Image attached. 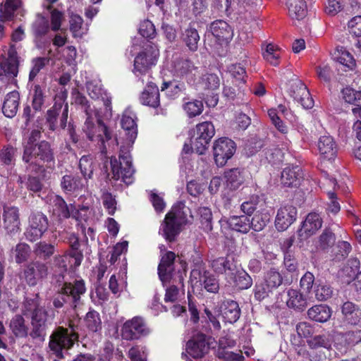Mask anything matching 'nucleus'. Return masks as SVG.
I'll return each mask as SVG.
<instances>
[{
	"label": "nucleus",
	"mask_w": 361,
	"mask_h": 361,
	"mask_svg": "<svg viewBox=\"0 0 361 361\" xmlns=\"http://www.w3.org/2000/svg\"><path fill=\"white\" fill-rule=\"evenodd\" d=\"M188 217H192L189 207L182 202L176 204L166 215L159 233L167 241H174L180 231L181 226L188 221Z\"/></svg>",
	"instance_id": "obj_1"
},
{
	"label": "nucleus",
	"mask_w": 361,
	"mask_h": 361,
	"mask_svg": "<svg viewBox=\"0 0 361 361\" xmlns=\"http://www.w3.org/2000/svg\"><path fill=\"white\" fill-rule=\"evenodd\" d=\"M22 159L32 170L37 171L54 161V152L50 143L42 140L35 145H24Z\"/></svg>",
	"instance_id": "obj_2"
},
{
	"label": "nucleus",
	"mask_w": 361,
	"mask_h": 361,
	"mask_svg": "<svg viewBox=\"0 0 361 361\" xmlns=\"http://www.w3.org/2000/svg\"><path fill=\"white\" fill-rule=\"evenodd\" d=\"M86 291L83 280H75L73 283L65 282L58 289L53 298V305L55 308H61L65 304L75 310L81 304V295Z\"/></svg>",
	"instance_id": "obj_3"
},
{
	"label": "nucleus",
	"mask_w": 361,
	"mask_h": 361,
	"mask_svg": "<svg viewBox=\"0 0 361 361\" xmlns=\"http://www.w3.org/2000/svg\"><path fill=\"white\" fill-rule=\"evenodd\" d=\"M25 308L31 311V330L29 336L35 341L42 342L45 339L46 330L48 324L53 321L54 316L49 314V311L42 306L27 302Z\"/></svg>",
	"instance_id": "obj_4"
},
{
	"label": "nucleus",
	"mask_w": 361,
	"mask_h": 361,
	"mask_svg": "<svg viewBox=\"0 0 361 361\" xmlns=\"http://www.w3.org/2000/svg\"><path fill=\"white\" fill-rule=\"evenodd\" d=\"M82 132L91 141H97L99 149L102 154H106L105 142L111 139L112 134L109 129L95 116H88L82 126Z\"/></svg>",
	"instance_id": "obj_5"
},
{
	"label": "nucleus",
	"mask_w": 361,
	"mask_h": 361,
	"mask_svg": "<svg viewBox=\"0 0 361 361\" xmlns=\"http://www.w3.org/2000/svg\"><path fill=\"white\" fill-rule=\"evenodd\" d=\"M118 157V161L116 158L111 159L112 178L116 180H121L129 185L133 183L135 170L128 147H121Z\"/></svg>",
	"instance_id": "obj_6"
},
{
	"label": "nucleus",
	"mask_w": 361,
	"mask_h": 361,
	"mask_svg": "<svg viewBox=\"0 0 361 361\" xmlns=\"http://www.w3.org/2000/svg\"><path fill=\"white\" fill-rule=\"evenodd\" d=\"M118 157V161L116 158L111 159L112 178L116 180H121L129 185L133 183L135 170L128 147H121Z\"/></svg>",
	"instance_id": "obj_7"
},
{
	"label": "nucleus",
	"mask_w": 361,
	"mask_h": 361,
	"mask_svg": "<svg viewBox=\"0 0 361 361\" xmlns=\"http://www.w3.org/2000/svg\"><path fill=\"white\" fill-rule=\"evenodd\" d=\"M69 327L70 329L58 327L50 336L49 347L61 359L63 358L62 350L71 348L78 338L75 326L70 324Z\"/></svg>",
	"instance_id": "obj_8"
},
{
	"label": "nucleus",
	"mask_w": 361,
	"mask_h": 361,
	"mask_svg": "<svg viewBox=\"0 0 361 361\" xmlns=\"http://www.w3.org/2000/svg\"><path fill=\"white\" fill-rule=\"evenodd\" d=\"M214 134V126L211 122L205 121L197 124L190 138L192 150L199 154H204Z\"/></svg>",
	"instance_id": "obj_9"
},
{
	"label": "nucleus",
	"mask_w": 361,
	"mask_h": 361,
	"mask_svg": "<svg viewBox=\"0 0 361 361\" xmlns=\"http://www.w3.org/2000/svg\"><path fill=\"white\" fill-rule=\"evenodd\" d=\"M159 54L157 47L147 43L143 50L140 51L134 60V73L137 75L146 73L157 61Z\"/></svg>",
	"instance_id": "obj_10"
},
{
	"label": "nucleus",
	"mask_w": 361,
	"mask_h": 361,
	"mask_svg": "<svg viewBox=\"0 0 361 361\" xmlns=\"http://www.w3.org/2000/svg\"><path fill=\"white\" fill-rule=\"evenodd\" d=\"M149 334L150 329L145 320L138 316L127 320L121 328V336L127 341L137 340Z\"/></svg>",
	"instance_id": "obj_11"
},
{
	"label": "nucleus",
	"mask_w": 361,
	"mask_h": 361,
	"mask_svg": "<svg viewBox=\"0 0 361 361\" xmlns=\"http://www.w3.org/2000/svg\"><path fill=\"white\" fill-rule=\"evenodd\" d=\"M49 228V220L42 212L31 214L28 219V225L25 231V238L35 242L42 237Z\"/></svg>",
	"instance_id": "obj_12"
},
{
	"label": "nucleus",
	"mask_w": 361,
	"mask_h": 361,
	"mask_svg": "<svg viewBox=\"0 0 361 361\" xmlns=\"http://www.w3.org/2000/svg\"><path fill=\"white\" fill-rule=\"evenodd\" d=\"M283 278L281 274L274 269L269 270L264 275V282L255 287V296L262 300L268 297L269 293L281 285Z\"/></svg>",
	"instance_id": "obj_13"
},
{
	"label": "nucleus",
	"mask_w": 361,
	"mask_h": 361,
	"mask_svg": "<svg viewBox=\"0 0 361 361\" xmlns=\"http://www.w3.org/2000/svg\"><path fill=\"white\" fill-rule=\"evenodd\" d=\"M68 116V105L63 102H56L54 106L47 110L45 118L49 129L55 131L57 129V119H60V127L64 129L66 127Z\"/></svg>",
	"instance_id": "obj_14"
},
{
	"label": "nucleus",
	"mask_w": 361,
	"mask_h": 361,
	"mask_svg": "<svg viewBox=\"0 0 361 361\" xmlns=\"http://www.w3.org/2000/svg\"><path fill=\"white\" fill-rule=\"evenodd\" d=\"M235 142L228 138L222 137L215 141L213 146L214 157L216 164L223 166L235 152Z\"/></svg>",
	"instance_id": "obj_15"
},
{
	"label": "nucleus",
	"mask_w": 361,
	"mask_h": 361,
	"mask_svg": "<svg viewBox=\"0 0 361 361\" xmlns=\"http://www.w3.org/2000/svg\"><path fill=\"white\" fill-rule=\"evenodd\" d=\"M3 224L8 234L14 235L20 231V219L18 207L4 206Z\"/></svg>",
	"instance_id": "obj_16"
},
{
	"label": "nucleus",
	"mask_w": 361,
	"mask_h": 361,
	"mask_svg": "<svg viewBox=\"0 0 361 361\" xmlns=\"http://www.w3.org/2000/svg\"><path fill=\"white\" fill-rule=\"evenodd\" d=\"M18 56L14 46H11L8 50L7 58L0 63V78L6 77L8 79L16 77L18 72Z\"/></svg>",
	"instance_id": "obj_17"
},
{
	"label": "nucleus",
	"mask_w": 361,
	"mask_h": 361,
	"mask_svg": "<svg viewBox=\"0 0 361 361\" xmlns=\"http://www.w3.org/2000/svg\"><path fill=\"white\" fill-rule=\"evenodd\" d=\"M48 267L47 264L40 261H34L29 263L24 270V276L29 286H35L38 281L47 277Z\"/></svg>",
	"instance_id": "obj_18"
},
{
	"label": "nucleus",
	"mask_w": 361,
	"mask_h": 361,
	"mask_svg": "<svg viewBox=\"0 0 361 361\" xmlns=\"http://www.w3.org/2000/svg\"><path fill=\"white\" fill-rule=\"evenodd\" d=\"M297 209L290 204L284 205L278 209L275 219V226L278 231L286 230L296 219Z\"/></svg>",
	"instance_id": "obj_19"
},
{
	"label": "nucleus",
	"mask_w": 361,
	"mask_h": 361,
	"mask_svg": "<svg viewBox=\"0 0 361 361\" xmlns=\"http://www.w3.org/2000/svg\"><path fill=\"white\" fill-rule=\"evenodd\" d=\"M175 259L176 255L171 251L166 252L165 255L161 257L158 267V274L164 285L171 279L172 274L174 271Z\"/></svg>",
	"instance_id": "obj_20"
},
{
	"label": "nucleus",
	"mask_w": 361,
	"mask_h": 361,
	"mask_svg": "<svg viewBox=\"0 0 361 361\" xmlns=\"http://www.w3.org/2000/svg\"><path fill=\"white\" fill-rule=\"evenodd\" d=\"M322 226V220L317 213H310L302 223L301 228L298 230V235L302 238H307L312 235Z\"/></svg>",
	"instance_id": "obj_21"
},
{
	"label": "nucleus",
	"mask_w": 361,
	"mask_h": 361,
	"mask_svg": "<svg viewBox=\"0 0 361 361\" xmlns=\"http://www.w3.org/2000/svg\"><path fill=\"white\" fill-rule=\"evenodd\" d=\"M186 350L188 353L194 358L203 357L209 350V345L206 342L205 336L204 334H199L188 341Z\"/></svg>",
	"instance_id": "obj_22"
},
{
	"label": "nucleus",
	"mask_w": 361,
	"mask_h": 361,
	"mask_svg": "<svg viewBox=\"0 0 361 361\" xmlns=\"http://www.w3.org/2000/svg\"><path fill=\"white\" fill-rule=\"evenodd\" d=\"M122 128L126 131L128 145H132L137 137V129L133 114L126 110L123 112L121 121Z\"/></svg>",
	"instance_id": "obj_23"
},
{
	"label": "nucleus",
	"mask_w": 361,
	"mask_h": 361,
	"mask_svg": "<svg viewBox=\"0 0 361 361\" xmlns=\"http://www.w3.org/2000/svg\"><path fill=\"white\" fill-rule=\"evenodd\" d=\"M318 149L324 159H334L337 153V146L330 135L321 136L318 141Z\"/></svg>",
	"instance_id": "obj_24"
},
{
	"label": "nucleus",
	"mask_w": 361,
	"mask_h": 361,
	"mask_svg": "<svg viewBox=\"0 0 361 361\" xmlns=\"http://www.w3.org/2000/svg\"><path fill=\"white\" fill-rule=\"evenodd\" d=\"M175 73L180 77L185 78L190 81L195 80L197 67L187 59H178L173 62Z\"/></svg>",
	"instance_id": "obj_25"
},
{
	"label": "nucleus",
	"mask_w": 361,
	"mask_h": 361,
	"mask_svg": "<svg viewBox=\"0 0 361 361\" xmlns=\"http://www.w3.org/2000/svg\"><path fill=\"white\" fill-rule=\"evenodd\" d=\"M53 214L59 218L68 219L75 209L73 204L68 205L66 201L59 195H55L51 201Z\"/></svg>",
	"instance_id": "obj_26"
},
{
	"label": "nucleus",
	"mask_w": 361,
	"mask_h": 361,
	"mask_svg": "<svg viewBox=\"0 0 361 361\" xmlns=\"http://www.w3.org/2000/svg\"><path fill=\"white\" fill-rule=\"evenodd\" d=\"M140 102L143 105L157 108L159 106V92L157 85L149 82L140 96Z\"/></svg>",
	"instance_id": "obj_27"
},
{
	"label": "nucleus",
	"mask_w": 361,
	"mask_h": 361,
	"mask_svg": "<svg viewBox=\"0 0 361 361\" xmlns=\"http://www.w3.org/2000/svg\"><path fill=\"white\" fill-rule=\"evenodd\" d=\"M221 312L225 322L231 324L235 322L240 314L238 302L232 300H226L223 302Z\"/></svg>",
	"instance_id": "obj_28"
},
{
	"label": "nucleus",
	"mask_w": 361,
	"mask_h": 361,
	"mask_svg": "<svg viewBox=\"0 0 361 361\" xmlns=\"http://www.w3.org/2000/svg\"><path fill=\"white\" fill-rule=\"evenodd\" d=\"M289 16L295 20H303L307 14V6L305 0H287Z\"/></svg>",
	"instance_id": "obj_29"
},
{
	"label": "nucleus",
	"mask_w": 361,
	"mask_h": 361,
	"mask_svg": "<svg viewBox=\"0 0 361 361\" xmlns=\"http://www.w3.org/2000/svg\"><path fill=\"white\" fill-rule=\"evenodd\" d=\"M212 35L219 41H228L233 37V33L229 25L224 20H216L210 25Z\"/></svg>",
	"instance_id": "obj_30"
},
{
	"label": "nucleus",
	"mask_w": 361,
	"mask_h": 361,
	"mask_svg": "<svg viewBox=\"0 0 361 361\" xmlns=\"http://www.w3.org/2000/svg\"><path fill=\"white\" fill-rule=\"evenodd\" d=\"M61 188L66 192H78L85 186V181L78 175H65L61 181Z\"/></svg>",
	"instance_id": "obj_31"
},
{
	"label": "nucleus",
	"mask_w": 361,
	"mask_h": 361,
	"mask_svg": "<svg viewBox=\"0 0 361 361\" xmlns=\"http://www.w3.org/2000/svg\"><path fill=\"white\" fill-rule=\"evenodd\" d=\"M300 171L298 166L285 168L281 172V183L287 187L297 186L302 178Z\"/></svg>",
	"instance_id": "obj_32"
},
{
	"label": "nucleus",
	"mask_w": 361,
	"mask_h": 361,
	"mask_svg": "<svg viewBox=\"0 0 361 361\" xmlns=\"http://www.w3.org/2000/svg\"><path fill=\"white\" fill-rule=\"evenodd\" d=\"M9 329L17 338H26L30 333L28 332L29 328L25 319L20 314H16L11 319Z\"/></svg>",
	"instance_id": "obj_33"
},
{
	"label": "nucleus",
	"mask_w": 361,
	"mask_h": 361,
	"mask_svg": "<svg viewBox=\"0 0 361 361\" xmlns=\"http://www.w3.org/2000/svg\"><path fill=\"white\" fill-rule=\"evenodd\" d=\"M20 95L17 91H13L6 94L2 111L4 114L8 118H13L16 116L19 105Z\"/></svg>",
	"instance_id": "obj_34"
},
{
	"label": "nucleus",
	"mask_w": 361,
	"mask_h": 361,
	"mask_svg": "<svg viewBox=\"0 0 361 361\" xmlns=\"http://www.w3.org/2000/svg\"><path fill=\"white\" fill-rule=\"evenodd\" d=\"M288 300L287 305L298 312L304 311L307 307V298L295 289H290L288 291Z\"/></svg>",
	"instance_id": "obj_35"
},
{
	"label": "nucleus",
	"mask_w": 361,
	"mask_h": 361,
	"mask_svg": "<svg viewBox=\"0 0 361 361\" xmlns=\"http://www.w3.org/2000/svg\"><path fill=\"white\" fill-rule=\"evenodd\" d=\"M227 223L231 229L242 233H247L251 229L250 218L245 215L232 216Z\"/></svg>",
	"instance_id": "obj_36"
},
{
	"label": "nucleus",
	"mask_w": 361,
	"mask_h": 361,
	"mask_svg": "<svg viewBox=\"0 0 361 361\" xmlns=\"http://www.w3.org/2000/svg\"><path fill=\"white\" fill-rule=\"evenodd\" d=\"M308 317L317 322H325L331 315V309L324 305H314L307 311Z\"/></svg>",
	"instance_id": "obj_37"
},
{
	"label": "nucleus",
	"mask_w": 361,
	"mask_h": 361,
	"mask_svg": "<svg viewBox=\"0 0 361 361\" xmlns=\"http://www.w3.org/2000/svg\"><path fill=\"white\" fill-rule=\"evenodd\" d=\"M21 0H6L4 4H0V21L11 20L16 11L20 9Z\"/></svg>",
	"instance_id": "obj_38"
},
{
	"label": "nucleus",
	"mask_w": 361,
	"mask_h": 361,
	"mask_svg": "<svg viewBox=\"0 0 361 361\" xmlns=\"http://www.w3.org/2000/svg\"><path fill=\"white\" fill-rule=\"evenodd\" d=\"M334 59L348 68V70H353L356 66L355 60L352 54L343 47L337 49L334 53Z\"/></svg>",
	"instance_id": "obj_39"
},
{
	"label": "nucleus",
	"mask_w": 361,
	"mask_h": 361,
	"mask_svg": "<svg viewBox=\"0 0 361 361\" xmlns=\"http://www.w3.org/2000/svg\"><path fill=\"white\" fill-rule=\"evenodd\" d=\"M46 90L39 85H35L32 92V107L35 111H40L46 102Z\"/></svg>",
	"instance_id": "obj_40"
},
{
	"label": "nucleus",
	"mask_w": 361,
	"mask_h": 361,
	"mask_svg": "<svg viewBox=\"0 0 361 361\" xmlns=\"http://www.w3.org/2000/svg\"><path fill=\"white\" fill-rule=\"evenodd\" d=\"M342 313L349 323L356 324L360 321L361 310L353 302H345L342 306Z\"/></svg>",
	"instance_id": "obj_41"
},
{
	"label": "nucleus",
	"mask_w": 361,
	"mask_h": 361,
	"mask_svg": "<svg viewBox=\"0 0 361 361\" xmlns=\"http://www.w3.org/2000/svg\"><path fill=\"white\" fill-rule=\"evenodd\" d=\"M183 40L191 51H196L198 49L200 35L197 30L193 27H188L183 33Z\"/></svg>",
	"instance_id": "obj_42"
},
{
	"label": "nucleus",
	"mask_w": 361,
	"mask_h": 361,
	"mask_svg": "<svg viewBox=\"0 0 361 361\" xmlns=\"http://www.w3.org/2000/svg\"><path fill=\"white\" fill-rule=\"evenodd\" d=\"M72 216L81 224L85 222L89 226L93 221L94 211L89 206L82 205L73 211Z\"/></svg>",
	"instance_id": "obj_43"
},
{
	"label": "nucleus",
	"mask_w": 361,
	"mask_h": 361,
	"mask_svg": "<svg viewBox=\"0 0 361 361\" xmlns=\"http://www.w3.org/2000/svg\"><path fill=\"white\" fill-rule=\"evenodd\" d=\"M32 30L36 37H41L46 35L49 31L48 19L41 14H37L32 23Z\"/></svg>",
	"instance_id": "obj_44"
},
{
	"label": "nucleus",
	"mask_w": 361,
	"mask_h": 361,
	"mask_svg": "<svg viewBox=\"0 0 361 361\" xmlns=\"http://www.w3.org/2000/svg\"><path fill=\"white\" fill-rule=\"evenodd\" d=\"M30 247L25 243H19L11 250L17 264L26 262L30 255Z\"/></svg>",
	"instance_id": "obj_45"
},
{
	"label": "nucleus",
	"mask_w": 361,
	"mask_h": 361,
	"mask_svg": "<svg viewBox=\"0 0 361 361\" xmlns=\"http://www.w3.org/2000/svg\"><path fill=\"white\" fill-rule=\"evenodd\" d=\"M227 185L231 189H237L244 181L243 176L238 169H231L224 172Z\"/></svg>",
	"instance_id": "obj_46"
},
{
	"label": "nucleus",
	"mask_w": 361,
	"mask_h": 361,
	"mask_svg": "<svg viewBox=\"0 0 361 361\" xmlns=\"http://www.w3.org/2000/svg\"><path fill=\"white\" fill-rule=\"evenodd\" d=\"M55 252V247L46 241H40L34 246V253L39 258L47 260Z\"/></svg>",
	"instance_id": "obj_47"
},
{
	"label": "nucleus",
	"mask_w": 361,
	"mask_h": 361,
	"mask_svg": "<svg viewBox=\"0 0 361 361\" xmlns=\"http://www.w3.org/2000/svg\"><path fill=\"white\" fill-rule=\"evenodd\" d=\"M336 242V235L330 228H325L319 236L318 247L326 251L331 247Z\"/></svg>",
	"instance_id": "obj_48"
},
{
	"label": "nucleus",
	"mask_w": 361,
	"mask_h": 361,
	"mask_svg": "<svg viewBox=\"0 0 361 361\" xmlns=\"http://www.w3.org/2000/svg\"><path fill=\"white\" fill-rule=\"evenodd\" d=\"M85 322L86 326L92 332H97L101 329L99 314L95 310H90L86 314Z\"/></svg>",
	"instance_id": "obj_49"
},
{
	"label": "nucleus",
	"mask_w": 361,
	"mask_h": 361,
	"mask_svg": "<svg viewBox=\"0 0 361 361\" xmlns=\"http://www.w3.org/2000/svg\"><path fill=\"white\" fill-rule=\"evenodd\" d=\"M343 98L345 102L357 106H361V91H357L350 87L342 90Z\"/></svg>",
	"instance_id": "obj_50"
},
{
	"label": "nucleus",
	"mask_w": 361,
	"mask_h": 361,
	"mask_svg": "<svg viewBox=\"0 0 361 361\" xmlns=\"http://www.w3.org/2000/svg\"><path fill=\"white\" fill-rule=\"evenodd\" d=\"M235 286L239 289H247L252 285V279L250 276L243 270L238 271L234 276Z\"/></svg>",
	"instance_id": "obj_51"
},
{
	"label": "nucleus",
	"mask_w": 361,
	"mask_h": 361,
	"mask_svg": "<svg viewBox=\"0 0 361 361\" xmlns=\"http://www.w3.org/2000/svg\"><path fill=\"white\" fill-rule=\"evenodd\" d=\"M79 168L84 179L92 178L93 173L92 159L89 155L82 156L79 161Z\"/></svg>",
	"instance_id": "obj_52"
},
{
	"label": "nucleus",
	"mask_w": 361,
	"mask_h": 361,
	"mask_svg": "<svg viewBox=\"0 0 361 361\" xmlns=\"http://www.w3.org/2000/svg\"><path fill=\"white\" fill-rule=\"evenodd\" d=\"M299 90H301V96L296 101L300 102L301 105L307 109H311L314 106V101L312 98L310 93L304 83H299L298 86Z\"/></svg>",
	"instance_id": "obj_53"
},
{
	"label": "nucleus",
	"mask_w": 361,
	"mask_h": 361,
	"mask_svg": "<svg viewBox=\"0 0 361 361\" xmlns=\"http://www.w3.org/2000/svg\"><path fill=\"white\" fill-rule=\"evenodd\" d=\"M207 291L216 293L219 289L218 280L208 271L203 273V281L202 284Z\"/></svg>",
	"instance_id": "obj_54"
},
{
	"label": "nucleus",
	"mask_w": 361,
	"mask_h": 361,
	"mask_svg": "<svg viewBox=\"0 0 361 361\" xmlns=\"http://www.w3.org/2000/svg\"><path fill=\"white\" fill-rule=\"evenodd\" d=\"M49 62L48 57H37L32 60V68L29 74V80H33L39 71Z\"/></svg>",
	"instance_id": "obj_55"
},
{
	"label": "nucleus",
	"mask_w": 361,
	"mask_h": 361,
	"mask_svg": "<svg viewBox=\"0 0 361 361\" xmlns=\"http://www.w3.org/2000/svg\"><path fill=\"white\" fill-rule=\"evenodd\" d=\"M201 83L204 89L215 90L219 87L221 80L217 75L207 73L202 77Z\"/></svg>",
	"instance_id": "obj_56"
},
{
	"label": "nucleus",
	"mask_w": 361,
	"mask_h": 361,
	"mask_svg": "<svg viewBox=\"0 0 361 361\" xmlns=\"http://www.w3.org/2000/svg\"><path fill=\"white\" fill-rule=\"evenodd\" d=\"M199 214L204 231L206 232L211 231L212 230V214L211 210L207 207H201L199 209Z\"/></svg>",
	"instance_id": "obj_57"
},
{
	"label": "nucleus",
	"mask_w": 361,
	"mask_h": 361,
	"mask_svg": "<svg viewBox=\"0 0 361 361\" xmlns=\"http://www.w3.org/2000/svg\"><path fill=\"white\" fill-rule=\"evenodd\" d=\"M332 288L324 283L318 284L315 289V298L319 301H324L331 298L333 295Z\"/></svg>",
	"instance_id": "obj_58"
},
{
	"label": "nucleus",
	"mask_w": 361,
	"mask_h": 361,
	"mask_svg": "<svg viewBox=\"0 0 361 361\" xmlns=\"http://www.w3.org/2000/svg\"><path fill=\"white\" fill-rule=\"evenodd\" d=\"M183 109L189 117H195L202 112L203 104L199 100L188 102L184 104Z\"/></svg>",
	"instance_id": "obj_59"
},
{
	"label": "nucleus",
	"mask_w": 361,
	"mask_h": 361,
	"mask_svg": "<svg viewBox=\"0 0 361 361\" xmlns=\"http://www.w3.org/2000/svg\"><path fill=\"white\" fill-rule=\"evenodd\" d=\"M264 59L271 65L276 66L279 64V54L277 51L276 47L272 44H269L267 45L266 49L263 53Z\"/></svg>",
	"instance_id": "obj_60"
},
{
	"label": "nucleus",
	"mask_w": 361,
	"mask_h": 361,
	"mask_svg": "<svg viewBox=\"0 0 361 361\" xmlns=\"http://www.w3.org/2000/svg\"><path fill=\"white\" fill-rule=\"evenodd\" d=\"M269 219L267 215L263 214H256L250 219V226L255 231H261L266 226Z\"/></svg>",
	"instance_id": "obj_61"
},
{
	"label": "nucleus",
	"mask_w": 361,
	"mask_h": 361,
	"mask_svg": "<svg viewBox=\"0 0 361 361\" xmlns=\"http://www.w3.org/2000/svg\"><path fill=\"white\" fill-rule=\"evenodd\" d=\"M138 30L139 33L145 38H154L156 35L154 24L148 20H145L140 23Z\"/></svg>",
	"instance_id": "obj_62"
},
{
	"label": "nucleus",
	"mask_w": 361,
	"mask_h": 361,
	"mask_svg": "<svg viewBox=\"0 0 361 361\" xmlns=\"http://www.w3.org/2000/svg\"><path fill=\"white\" fill-rule=\"evenodd\" d=\"M212 267L218 274H223L226 270H231V262L225 257H219L212 262Z\"/></svg>",
	"instance_id": "obj_63"
},
{
	"label": "nucleus",
	"mask_w": 361,
	"mask_h": 361,
	"mask_svg": "<svg viewBox=\"0 0 361 361\" xmlns=\"http://www.w3.org/2000/svg\"><path fill=\"white\" fill-rule=\"evenodd\" d=\"M336 248L338 251L335 254V259L338 261L345 259L352 250L350 244L345 240L338 241Z\"/></svg>",
	"instance_id": "obj_64"
}]
</instances>
